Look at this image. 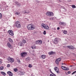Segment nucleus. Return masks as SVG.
<instances>
[{"instance_id": "f257e3e1", "label": "nucleus", "mask_w": 76, "mask_h": 76, "mask_svg": "<svg viewBox=\"0 0 76 76\" xmlns=\"http://www.w3.org/2000/svg\"><path fill=\"white\" fill-rule=\"evenodd\" d=\"M35 26L32 24L28 25L27 26L28 29V30H30V31L31 30H34V29H35Z\"/></svg>"}, {"instance_id": "f03ea898", "label": "nucleus", "mask_w": 76, "mask_h": 76, "mask_svg": "<svg viewBox=\"0 0 76 76\" xmlns=\"http://www.w3.org/2000/svg\"><path fill=\"white\" fill-rule=\"evenodd\" d=\"M47 16H49V17H51L54 16V13L53 12H48L46 13Z\"/></svg>"}, {"instance_id": "7ed1b4c3", "label": "nucleus", "mask_w": 76, "mask_h": 76, "mask_svg": "<svg viewBox=\"0 0 76 76\" xmlns=\"http://www.w3.org/2000/svg\"><path fill=\"white\" fill-rule=\"evenodd\" d=\"M15 25L16 27L17 28H20V27H21V25L20 24V22L19 21H16L15 22Z\"/></svg>"}, {"instance_id": "20e7f679", "label": "nucleus", "mask_w": 76, "mask_h": 76, "mask_svg": "<svg viewBox=\"0 0 76 76\" xmlns=\"http://www.w3.org/2000/svg\"><path fill=\"white\" fill-rule=\"evenodd\" d=\"M42 28H44L45 29H48V28H49V27L48 25L45 24L44 23H42Z\"/></svg>"}, {"instance_id": "39448f33", "label": "nucleus", "mask_w": 76, "mask_h": 76, "mask_svg": "<svg viewBox=\"0 0 76 76\" xmlns=\"http://www.w3.org/2000/svg\"><path fill=\"white\" fill-rule=\"evenodd\" d=\"M7 60L8 61L11 62V63H13V62L14 61V59H13V58L10 57H8Z\"/></svg>"}, {"instance_id": "423d86ee", "label": "nucleus", "mask_w": 76, "mask_h": 76, "mask_svg": "<svg viewBox=\"0 0 76 76\" xmlns=\"http://www.w3.org/2000/svg\"><path fill=\"white\" fill-rule=\"evenodd\" d=\"M26 55H27V53L26 52L21 53V56L22 58H23V57H24L25 56H26Z\"/></svg>"}, {"instance_id": "0eeeda50", "label": "nucleus", "mask_w": 76, "mask_h": 76, "mask_svg": "<svg viewBox=\"0 0 76 76\" xmlns=\"http://www.w3.org/2000/svg\"><path fill=\"white\" fill-rule=\"evenodd\" d=\"M58 42V39L57 38H56L54 39L53 43L54 44H57Z\"/></svg>"}, {"instance_id": "6e6552de", "label": "nucleus", "mask_w": 76, "mask_h": 76, "mask_svg": "<svg viewBox=\"0 0 76 76\" xmlns=\"http://www.w3.org/2000/svg\"><path fill=\"white\" fill-rule=\"evenodd\" d=\"M60 61H61V58H59L56 60L55 63L56 64H58V63Z\"/></svg>"}, {"instance_id": "1a4fd4ad", "label": "nucleus", "mask_w": 76, "mask_h": 76, "mask_svg": "<svg viewBox=\"0 0 76 76\" xmlns=\"http://www.w3.org/2000/svg\"><path fill=\"white\" fill-rule=\"evenodd\" d=\"M54 70H55V72H56L57 73H59V71H58L59 70L58 69V67H55L54 68Z\"/></svg>"}, {"instance_id": "9d476101", "label": "nucleus", "mask_w": 76, "mask_h": 76, "mask_svg": "<svg viewBox=\"0 0 76 76\" xmlns=\"http://www.w3.org/2000/svg\"><path fill=\"white\" fill-rule=\"evenodd\" d=\"M61 67L62 69H63V70H69V68H67L66 67H64L63 66H62Z\"/></svg>"}, {"instance_id": "9b49d317", "label": "nucleus", "mask_w": 76, "mask_h": 76, "mask_svg": "<svg viewBox=\"0 0 76 76\" xmlns=\"http://www.w3.org/2000/svg\"><path fill=\"white\" fill-rule=\"evenodd\" d=\"M8 32L9 33L10 35L12 36H13V35H14V34H13V32L11 30L8 31Z\"/></svg>"}, {"instance_id": "f8f14e48", "label": "nucleus", "mask_w": 76, "mask_h": 76, "mask_svg": "<svg viewBox=\"0 0 76 76\" xmlns=\"http://www.w3.org/2000/svg\"><path fill=\"white\" fill-rule=\"evenodd\" d=\"M7 46H8L9 47V48H10V49H11L12 48V45H11V44L9 43H7Z\"/></svg>"}, {"instance_id": "ddd939ff", "label": "nucleus", "mask_w": 76, "mask_h": 76, "mask_svg": "<svg viewBox=\"0 0 76 76\" xmlns=\"http://www.w3.org/2000/svg\"><path fill=\"white\" fill-rule=\"evenodd\" d=\"M67 47L71 50H74V49L75 48L73 46H67Z\"/></svg>"}, {"instance_id": "4468645a", "label": "nucleus", "mask_w": 76, "mask_h": 76, "mask_svg": "<svg viewBox=\"0 0 76 76\" xmlns=\"http://www.w3.org/2000/svg\"><path fill=\"white\" fill-rule=\"evenodd\" d=\"M30 57H28L26 58V61L28 63L29 62V61H30Z\"/></svg>"}, {"instance_id": "2eb2a0df", "label": "nucleus", "mask_w": 76, "mask_h": 76, "mask_svg": "<svg viewBox=\"0 0 76 76\" xmlns=\"http://www.w3.org/2000/svg\"><path fill=\"white\" fill-rule=\"evenodd\" d=\"M7 74L9 75L10 76H12L13 74L12 73V72L10 71H8L7 72Z\"/></svg>"}, {"instance_id": "dca6fc26", "label": "nucleus", "mask_w": 76, "mask_h": 76, "mask_svg": "<svg viewBox=\"0 0 76 76\" xmlns=\"http://www.w3.org/2000/svg\"><path fill=\"white\" fill-rule=\"evenodd\" d=\"M59 24L61 25H63V26H65V25H66V23L62 22H60L59 23Z\"/></svg>"}, {"instance_id": "f3484780", "label": "nucleus", "mask_w": 76, "mask_h": 76, "mask_svg": "<svg viewBox=\"0 0 76 76\" xmlns=\"http://www.w3.org/2000/svg\"><path fill=\"white\" fill-rule=\"evenodd\" d=\"M46 56L45 55H43L41 56V58H42L43 59H44L45 58Z\"/></svg>"}, {"instance_id": "a211bd4d", "label": "nucleus", "mask_w": 76, "mask_h": 76, "mask_svg": "<svg viewBox=\"0 0 76 76\" xmlns=\"http://www.w3.org/2000/svg\"><path fill=\"white\" fill-rule=\"evenodd\" d=\"M15 15H20V12H15Z\"/></svg>"}, {"instance_id": "6ab92c4d", "label": "nucleus", "mask_w": 76, "mask_h": 76, "mask_svg": "<svg viewBox=\"0 0 76 76\" xmlns=\"http://www.w3.org/2000/svg\"><path fill=\"white\" fill-rule=\"evenodd\" d=\"M1 73L2 75H3L4 76H6V73L4 72H1Z\"/></svg>"}, {"instance_id": "aec40b11", "label": "nucleus", "mask_w": 76, "mask_h": 76, "mask_svg": "<svg viewBox=\"0 0 76 76\" xmlns=\"http://www.w3.org/2000/svg\"><path fill=\"white\" fill-rule=\"evenodd\" d=\"M8 40L10 42H11V43H12V42H13V40L11 38H9Z\"/></svg>"}, {"instance_id": "412c9836", "label": "nucleus", "mask_w": 76, "mask_h": 76, "mask_svg": "<svg viewBox=\"0 0 76 76\" xmlns=\"http://www.w3.org/2000/svg\"><path fill=\"white\" fill-rule=\"evenodd\" d=\"M54 52L51 51L50 52H49L48 54L49 55H52V54H54Z\"/></svg>"}, {"instance_id": "4be33fe9", "label": "nucleus", "mask_w": 76, "mask_h": 76, "mask_svg": "<svg viewBox=\"0 0 76 76\" xmlns=\"http://www.w3.org/2000/svg\"><path fill=\"white\" fill-rule=\"evenodd\" d=\"M25 74V72H20V75H23Z\"/></svg>"}, {"instance_id": "5701e85b", "label": "nucleus", "mask_w": 76, "mask_h": 76, "mask_svg": "<svg viewBox=\"0 0 76 76\" xmlns=\"http://www.w3.org/2000/svg\"><path fill=\"white\" fill-rule=\"evenodd\" d=\"M29 13V11H28L27 12L26 11H24V13L25 14V13Z\"/></svg>"}, {"instance_id": "b1692460", "label": "nucleus", "mask_w": 76, "mask_h": 76, "mask_svg": "<svg viewBox=\"0 0 76 76\" xmlns=\"http://www.w3.org/2000/svg\"><path fill=\"white\" fill-rule=\"evenodd\" d=\"M42 41L39 40V44H42Z\"/></svg>"}, {"instance_id": "393cba45", "label": "nucleus", "mask_w": 76, "mask_h": 76, "mask_svg": "<svg viewBox=\"0 0 76 76\" xmlns=\"http://www.w3.org/2000/svg\"><path fill=\"white\" fill-rule=\"evenodd\" d=\"M50 76H56V75L54 74H50Z\"/></svg>"}, {"instance_id": "a878e982", "label": "nucleus", "mask_w": 76, "mask_h": 76, "mask_svg": "<svg viewBox=\"0 0 76 76\" xmlns=\"http://www.w3.org/2000/svg\"><path fill=\"white\" fill-rule=\"evenodd\" d=\"M4 69V67L3 66H1L0 67V70H3Z\"/></svg>"}, {"instance_id": "bb28decb", "label": "nucleus", "mask_w": 76, "mask_h": 76, "mask_svg": "<svg viewBox=\"0 0 76 76\" xmlns=\"http://www.w3.org/2000/svg\"><path fill=\"white\" fill-rule=\"evenodd\" d=\"M72 8H76V7L75 5H73L72 6Z\"/></svg>"}, {"instance_id": "cd10ccee", "label": "nucleus", "mask_w": 76, "mask_h": 76, "mask_svg": "<svg viewBox=\"0 0 76 76\" xmlns=\"http://www.w3.org/2000/svg\"><path fill=\"white\" fill-rule=\"evenodd\" d=\"M28 67L31 68V67H32V65H31V64H29Z\"/></svg>"}, {"instance_id": "c85d7f7f", "label": "nucleus", "mask_w": 76, "mask_h": 76, "mask_svg": "<svg viewBox=\"0 0 76 76\" xmlns=\"http://www.w3.org/2000/svg\"><path fill=\"white\" fill-rule=\"evenodd\" d=\"M36 44H39V40L36 41Z\"/></svg>"}, {"instance_id": "c756f323", "label": "nucleus", "mask_w": 76, "mask_h": 76, "mask_svg": "<svg viewBox=\"0 0 76 76\" xmlns=\"http://www.w3.org/2000/svg\"><path fill=\"white\" fill-rule=\"evenodd\" d=\"M20 46H23V42L20 43Z\"/></svg>"}, {"instance_id": "7c9ffc66", "label": "nucleus", "mask_w": 76, "mask_h": 76, "mask_svg": "<svg viewBox=\"0 0 76 76\" xmlns=\"http://www.w3.org/2000/svg\"><path fill=\"white\" fill-rule=\"evenodd\" d=\"M67 31H64L63 32L64 34H66L67 33Z\"/></svg>"}, {"instance_id": "2f4dec72", "label": "nucleus", "mask_w": 76, "mask_h": 76, "mask_svg": "<svg viewBox=\"0 0 76 76\" xmlns=\"http://www.w3.org/2000/svg\"><path fill=\"white\" fill-rule=\"evenodd\" d=\"M14 72H17V71H18V69H17V68H15L14 69Z\"/></svg>"}, {"instance_id": "473e14b6", "label": "nucleus", "mask_w": 76, "mask_h": 76, "mask_svg": "<svg viewBox=\"0 0 76 76\" xmlns=\"http://www.w3.org/2000/svg\"><path fill=\"white\" fill-rule=\"evenodd\" d=\"M23 43H24V44H25V43H26V40H23Z\"/></svg>"}, {"instance_id": "72a5a7b5", "label": "nucleus", "mask_w": 76, "mask_h": 76, "mask_svg": "<svg viewBox=\"0 0 76 76\" xmlns=\"http://www.w3.org/2000/svg\"><path fill=\"white\" fill-rule=\"evenodd\" d=\"M1 18H2V15L1 13H0V19Z\"/></svg>"}, {"instance_id": "f704fd0d", "label": "nucleus", "mask_w": 76, "mask_h": 76, "mask_svg": "<svg viewBox=\"0 0 76 76\" xmlns=\"http://www.w3.org/2000/svg\"><path fill=\"white\" fill-rule=\"evenodd\" d=\"M43 34H44V35H46V31H44Z\"/></svg>"}, {"instance_id": "c9c22d12", "label": "nucleus", "mask_w": 76, "mask_h": 76, "mask_svg": "<svg viewBox=\"0 0 76 76\" xmlns=\"http://www.w3.org/2000/svg\"><path fill=\"white\" fill-rule=\"evenodd\" d=\"M76 73V71L74 72L72 74V75H74V74H75V73Z\"/></svg>"}, {"instance_id": "e433bc0d", "label": "nucleus", "mask_w": 76, "mask_h": 76, "mask_svg": "<svg viewBox=\"0 0 76 76\" xmlns=\"http://www.w3.org/2000/svg\"><path fill=\"white\" fill-rule=\"evenodd\" d=\"M2 63V61H1V60L0 59V64H1Z\"/></svg>"}, {"instance_id": "4c0bfd02", "label": "nucleus", "mask_w": 76, "mask_h": 76, "mask_svg": "<svg viewBox=\"0 0 76 76\" xmlns=\"http://www.w3.org/2000/svg\"><path fill=\"white\" fill-rule=\"evenodd\" d=\"M7 67H10V65H9V64H8L7 65Z\"/></svg>"}, {"instance_id": "58836bf2", "label": "nucleus", "mask_w": 76, "mask_h": 76, "mask_svg": "<svg viewBox=\"0 0 76 76\" xmlns=\"http://www.w3.org/2000/svg\"><path fill=\"white\" fill-rule=\"evenodd\" d=\"M70 73H71V72H70V71L68 72V74H70Z\"/></svg>"}, {"instance_id": "ea45409f", "label": "nucleus", "mask_w": 76, "mask_h": 76, "mask_svg": "<svg viewBox=\"0 0 76 76\" xmlns=\"http://www.w3.org/2000/svg\"><path fill=\"white\" fill-rule=\"evenodd\" d=\"M33 48H34V49H35L36 48V46H34L33 47Z\"/></svg>"}, {"instance_id": "a19ab883", "label": "nucleus", "mask_w": 76, "mask_h": 76, "mask_svg": "<svg viewBox=\"0 0 76 76\" xmlns=\"http://www.w3.org/2000/svg\"><path fill=\"white\" fill-rule=\"evenodd\" d=\"M61 8H62V9H65V8H64V7H61Z\"/></svg>"}, {"instance_id": "79ce46f5", "label": "nucleus", "mask_w": 76, "mask_h": 76, "mask_svg": "<svg viewBox=\"0 0 76 76\" xmlns=\"http://www.w3.org/2000/svg\"><path fill=\"white\" fill-rule=\"evenodd\" d=\"M50 73H52V74H53L52 75H53V74H54L52 72V71H50Z\"/></svg>"}, {"instance_id": "37998d69", "label": "nucleus", "mask_w": 76, "mask_h": 76, "mask_svg": "<svg viewBox=\"0 0 76 76\" xmlns=\"http://www.w3.org/2000/svg\"><path fill=\"white\" fill-rule=\"evenodd\" d=\"M57 30H59V29H60V28L58 27L57 28Z\"/></svg>"}, {"instance_id": "c03bdc74", "label": "nucleus", "mask_w": 76, "mask_h": 76, "mask_svg": "<svg viewBox=\"0 0 76 76\" xmlns=\"http://www.w3.org/2000/svg\"><path fill=\"white\" fill-rule=\"evenodd\" d=\"M16 4H17L18 3V2H16L15 3Z\"/></svg>"}, {"instance_id": "a18cd8bd", "label": "nucleus", "mask_w": 76, "mask_h": 76, "mask_svg": "<svg viewBox=\"0 0 76 76\" xmlns=\"http://www.w3.org/2000/svg\"><path fill=\"white\" fill-rule=\"evenodd\" d=\"M31 48L32 49H34V47H33V46H31Z\"/></svg>"}, {"instance_id": "49530a36", "label": "nucleus", "mask_w": 76, "mask_h": 76, "mask_svg": "<svg viewBox=\"0 0 76 76\" xmlns=\"http://www.w3.org/2000/svg\"><path fill=\"white\" fill-rule=\"evenodd\" d=\"M18 63H20V60H19L18 61Z\"/></svg>"}, {"instance_id": "de8ad7c7", "label": "nucleus", "mask_w": 76, "mask_h": 76, "mask_svg": "<svg viewBox=\"0 0 76 76\" xmlns=\"http://www.w3.org/2000/svg\"><path fill=\"white\" fill-rule=\"evenodd\" d=\"M59 1H60V2H61V0H59Z\"/></svg>"}, {"instance_id": "09e8293b", "label": "nucleus", "mask_w": 76, "mask_h": 76, "mask_svg": "<svg viewBox=\"0 0 76 76\" xmlns=\"http://www.w3.org/2000/svg\"><path fill=\"white\" fill-rule=\"evenodd\" d=\"M17 5H19V3L18 2V3H17Z\"/></svg>"}, {"instance_id": "8fccbe9b", "label": "nucleus", "mask_w": 76, "mask_h": 76, "mask_svg": "<svg viewBox=\"0 0 76 76\" xmlns=\"http://www.w3.org/2000/svg\"><path fill=\"white\" fill-rule=\"evenodd\" d=\"M70 67H72V65H71L70 66Z\"/></svg>"}, {"instance_id": "3c124183", "label": "nucleus", "mask_w": 76, "mask_h": 76, "mask_svg": "<svg viewBox=\"0 0 76 76\" xmlns=\"http://www.w3.org/2000/svg\"><path fill=\"white\" fill-rule=\"evenodd\" d=\"M63 64H64V63H62V65H63Z\"/></svg>"}, {"instance_id": "603ef678", "label": "nucleus", "mask_w": 76, "mask_h": 76, "mask_svg": "<svg viewBox=\"0 0 76 76\" xmlns=\"http://www.w3.org/2000/svg\"><path fill=\"white\" fill-rule=\"evenodd\" d=\"M34 50L33 51H32V52H34Z\"/></svg>"}]
</instances>
